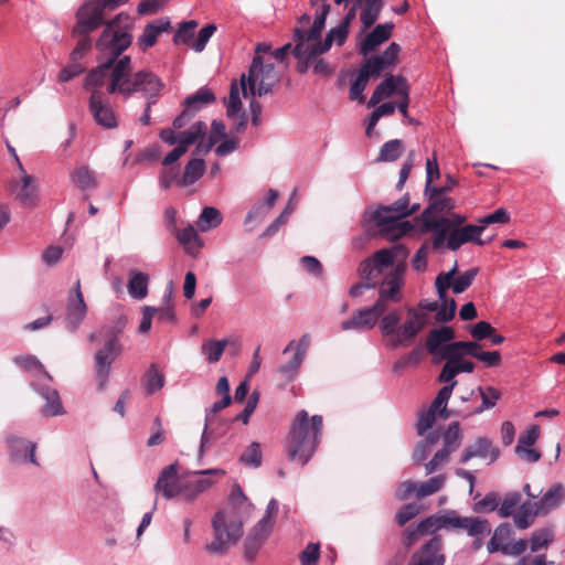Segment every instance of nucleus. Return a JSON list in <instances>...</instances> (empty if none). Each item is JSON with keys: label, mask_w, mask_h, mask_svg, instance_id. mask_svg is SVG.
I'll return each instance as SVG.
<instances>
[{"label": "nucleus", "mask_w": 565, "mask_h": 565, "mask_svg": "<svg viewBox=\"0 0 565 565\" xmlns=\"http://www.w3.org/2000/svg\"><path fill=\"white\" fill-rule=\"evenodd\" d=\"M132 22L128 13L121 12L106 23L96 49L107 55V60L92 70L85 79V88L90 90L89 109L96 122L105 128H114L117 120L113 108L103 100L100 88L106 86L108 94L129 97L136 92L157 96L162 87L160 79L149 71L132 74L131 58L121 53L132 42Z\"/></svg>", "instance_id": "1"}, {"label": "nucleus", "mask_w": 565, "mask_h": 565, "mask_svg": "<svg viewBox=\"0 0 565 565\" xmlns=\"http://www.w3.org/2000/svg\"><path fill=\"white\" fill-rule=\"evenodd\" d=\"M253 504L239 487L232 490L230 504L216 512L212 519L213 540L206 545L212 554H223L243 535L244 514L248 516Z\"/></svg>", "instance_id": "2"}, {"label": "nucleus", "mask_w": 565, "mask_h": 565, "mask_svg": "<svg viewBox=\"0 0 565 565\" xmlns=\"http://www.w3.org/2000/svg\"><path fill=\"white\" fill-rule=\"evenodd\" d=\"M322 429L321 415L310 417L306 409L299 411L284 444L287 458L303 467L315 455L322 438Z\"/></svg>", "instance_id": "3"}, {"label": "nucleus", "mask_w": 565, "mask_h": 565, "mask_svg": "<svg viewBox=\"0 0 565 565\" xmlns=\"http://www.w3.org/2000/svg\"><path fill=\"white\" fill-rule=\"evenodd\" d=\"M126 324L127 318L120 317L114 327H107L99 331V334L106 338L103 348L95 354V372L99 391L106 387L111 364L121 353L118 335L122 332Z\"/></svg>", "instance_id": "4"}, {"label": "nucleus", "mask_w": 565, "mask_h": 565, "mask_svg": "<svg viewBox=\"0 0 565 565\" xmlns=\"http://www.w3.org/2000/svg\"><path fill=\"white\" fill-rule=\"evenodd\" d=\"M128 0H102L99 2H84L76 12V24L73 34L79 35L90 33L105 24L104 13L114 11Z\"/></svg>", "instance_id": "5"}, {"label": "nucleus", "mask_w": 565, "mask_h": 565, "mask_svg": "<svg viewBox=\"0 0 565 565\" xmlns=\"http://www.w3.org/2000/svg\"><path fill=\"white\" fill-rule=\"evenodd\" d=\"M278 82L273 63L264 64L260 55H255L247 77V85L253 96H263L271 92Z\"/></svg>", "instance_id": "6"}, {"label": "nucleus", "mask_w": 565, "mask_h": 565, "mask_svg": "<svg viewBox=\"0 0 565 565\" xmlns=\"http://www.w3.org/2000/svg\"><path fill=\"white\" fill-rule=\"evenodd\" d=\"M404 273L405 267L401 264L396 265L385 274V277L379 287V298L374 302L376 311H381L384 315L388 302L396 303L401 301L402 287L404 285Z\"/></svg>", "instance_id": "7"}, {"label": "nucleus", "mask_w": 565, "mask_h": 565, "mask_svg": "<svg viewBox=\"0 0 565 565\" xmlns=\"http://www.w3.org/2000/svg\"><path fill=\"white\" fill-rule=\"evenodd\" d=\"M224 475L225 471L222 469H206L183 477V483L181 486L182 499L186 502L194 501L201 493L205 492L214 484L215 481L211 479V476L221 478Z\"/></svg>", "instance_id": "8"}, {"label": "nucleus", "mask_w": 565, "mask_h": 565, "mask_svg": "<svg viewBox=\"0 0 565 565\" xmlns=\"http://www.w3.org/2000/svg\"><path fill=\"white\" fill-rule=\"evenodd\" d=\"M427 321L428 317L425 312L413 308L408 309L407 318L398 328L395 337L392 338L391 345L393 348L411 345L417 334L425 328Z\"/></svg>", "instance_id": "9"}, {"label": "nucleus", "mask_w": 565, "mask_h": 565, "mask_svg": "<svg viewBox=\"0 0 565 565\" xmlns=\"http://www.w3.org/2000/svg\"><path fill=\"white\" fill-rule=\"evenodd\" d=\"M294 41L296 42L291 53L297 57V71L305 74L315 62V58L323 54L317 50L316 40H307V32L301 28H295Z\"/></svg>", "instance_id": "10"}, {"label": "nucleus", "mask_w": 565, "mask_h": 565, "mask_svg": "<svg viewBox=\"0 0 565 565\" xmlns=\"http://www.w3.org/2000/svg\"><path fill=\"white\" fill-rule=\"evenodd\" d=\"M182 483L183 477L178 475L177 463H171L161 470L154 484V491L167 500L175 497L182 498Z\"/></svg>", "instance_id": "11"}, {"label": "nucleus", "mask_w": 565, "mask_h": 565, "mask_svg": "<svg viewBox=\"0 0 565 565\" xmlns=\"http://www.w3.org/2000/svg\"><path fill=\"white\" fill-rule=\"evenodd\" d=\"M87 313V305L81 289V280L77 279L70 291L66 305V323L74 331L78 328Z\"/></svg>", "instance_id": "12"}, {"label": "nucleus", "mask_w": 565, "mask_h": 565, "mask_svg": "<svg viewBox=\"0 0 565 565\" xmlns=\"http://www.w3.org/2000/svg\"><path fill=\"white\" fill-rule=\"evenodd\" d=\"M441 550L443 539L435 535L412 555L408 565H444L445 555Z\"/></svg>", "instance_id": "13"}, {"label": "nucleus", "mask_w": 565, "mask_h": 565, "mask_svg": "<svg viewBox=\"0 0 565 565\" xmlns=\"http://www.w3.org/2000/svg\"><path fill=\"white\" fill-rule=\"evenodd\" d=\"M484 231V226L466 225L463 227L454 228L448 236L447 247L451 250H457L466 243H475L477 245H486L492 241V237L482 239L480 236Z\"/></svg>", "instance_id": "14"}, {"label": "nucleus", "mask_w": 565, "mask_h": 565, "mask_svg": "<svg viewBox=\"0 0 565 565\" xmlns=\"http://www.w3.org/2000/svg\"><path fill=\"white\" fill-rule=\"evenodd\" d=\"M372 220L377 226L379 235L387 241H396L414 228L409 221H401L396 216H374L373 214Z\"/></svg>", "instance_id": "15"}, {"label": "nucleus", "mask_w": 565, "mask_h": 565, "mask_svg": "<svg viewBox=\"0 0 565 565\" xmlns=\"http://www.w3.org/2000/svg\"><path fill=\"white\" fill-rule=\"evenodd\" d=\"M383 313L375 310V306L356 310L350 319L342 321L341 329L343 331H367L375 327Z\"/></svg>", "instance_id": "16"}, {"label": "nucleus", "mask_w": 565, "mask_h": 565, "mask_svg": "<svg viewBox=\"0 0 565 565\" xmlns=\"http://www.w3.org/2000/svg\"><path fill=\"white\" fill-rule=\"evenodd\" d=\"M19 170L21 171V181L13 188L15 199L25 207L34 206L38 201V186L35 179L28 174L19 162Z\"/></svg>", "instance_id": "17"}, {"label": "nucleus", "mask_w": 565, "mask_h": 565, "mask_svg": "<svg viewBox=\"0 0 565 565\" xmlns=\"http://www.w3.org/2000/svg\"><path fill=\"white\" fill-rule=\"evenodd\" d=\"M404 86H409L407 79L401 75H387L374 89L367 107L376 106L384 98L391 97L393 94L398 95V89Z\"/></svg>", "instance_id": "18"}, {"label": "nucleus", "mask_w": 565, "mask_h": 565, "mask_svg": "<svg viewBox=\"0 0 565 565\" xmlns=\"http://www.w3.org/2000/svg\"><path fill=\"white\" fill-rule=\"evenodd\" d=\"M10 456L17 462H31L38 465L35 457L36 444L21 437L10 436L7 439Z\"/></svg>", "instance_id": "19"}, {"label": "nucleus", "mask_w": 565, "mask_h": 565, "mask_svg": "<svg viewBox=\"0 0 565 565\" xmlns=\"http://www.w3.org/2000/svg\"><path fill=\"white\" fill-rule=\"evenodd\" d=\"M425 193L429 196V204L422 213L420 218H438L437 213H449L455 209L454 199L447 196L443 190L434 188Z\"/></svg>", "instance_id": "20"}, {"label": "nucleus", "mask_w": 565, "mask_h": 565, "mask_svg": "<svg viewBox=\"0 0 565 565\" xmlns=\"http://www.w3.org/2000/svg\"><path fill=\"white\" fill-rule=\"evenodd\" d=\"M424 231L431 232V243L434 249L441 248L447 244L449 233L452 231V223L448 217L422 218Z\"/></svg>", "instance_id": "21"}, {"label": "nucleus", "mask_w": 565, "mask_h": 565, "mask_svg": "<svg viewBox=\"0 0 565 565\" xmlns=\"http://www.w3.org/2000/svg\"><path fill=\"white\" fill-rule=\"evenodd\" d=\"M500 455V450L498 447L493 446L492 441L486 437H479L475 444L469 445L463 450L460 462L466 463L470 459L475 457L479 458H490L491 461L498 459Z\"/></svg>", "instance_id": "22"}, {"label": "nucleus", "mask_w": 565, "mask_h": 565, "mask_svg": "<svg viewBox=\"0 0 565 565\" xmlns=\"http://www.w3.org/2000/svg\"><path fill=\"white\" fill-rule=\"evenodd\" d=\"M394 24L386 22L376 25L362 41L359 52L366 56L377 46L390 40L393 34Z\"/></svg>", "instance_id": "23"}, {"label": "nucleus", "mask_w": 565, "mask_h": 565, "mask_svg": "<svg viewBox=\"0 0 565 565\" xmlns=\"http://www.w3.org/2000/svg\"><path fill=\"white\" fill-rule=\"evenodd\" d=\"M455 330L451 327H440L433 329L426 339V349L431 355H440L443 358V350L446 344H449L455 339Z\"/></svg>", "instance_id": "24"}, {"label": "nucleus", "mask_w": 565, "mask_h": 565, "mask_svg": "<svg viewBox=\"0 0 565 565\" xmlns=\"http://www.w3.org/2000/svg\"><path fill=\"white\" fill-rule=\"evenodd\" d=\"M419 209V204L409 207V195L405 194L391 205L380 206L374 211V216H396L398 220L414 214Z\"/></svg>", "instance_id": "25"}, {"label": "nucleus", "mask_w": 565, "mask_h": 565, "mask_svg": "<svg viewBox=\"0 0 565 565\" xmlns=\"http://www.w3.org/2000/svg\"><path fill=\"white\" fill-rule=\"evenodd\" d=\"M310 6L316 8L315 21L309 31H307V40H319L324 29L326 19L330 12L331 6L329 0H310Z\"/></svg>", "instance_id": "26"}, {"label": "nucleus", "mask_w": 565, "mask_h": 565, "mask_svg": "<svg viewBox=\"0 0 565 565\" xmlns=\"http://www.w3.org/2000/svg\"><path fill=\"white\" fill-rule=\"evenodd\" d=\"M564 495V487L561 483H554L543 497L534 502L541 515H546L558 507Z\"/></svg>", "instance_id": "27"}, {"label": "nucleus", "mask_w": 565, "mask_h": 565, "mask_svg": "<svg viewBox=\"0 0 565 565\" xmlns=\"http://www.w3.org/2000/svg\"><path fill=\"white\" fill-rule=\"evenodd\" d=\"M481 345L478 341H456L446 344L443 350V358H463L465 354L477 359Z\"/></svg>", "instance_id": "28"}, {"label": "nucleus", "mask_w": 565, "mask_h": 565, "mask_svg": "<svg viewBox=\"0 0 565 565\" xmlns=\"http://www.w3.org/2000/svg\"><path fill=\"white\" fill-rule=\"evenodd\" d=\"M170 28V22L158 20L146 25L142 35L138 40V44L142 51L152 47L159 34L167 31Z\"/></svg>", "instance_id": "29"}, {"label": "nucleus", "mask_w": 565, "mask_h": 565, "mask_svg": "<svg viewBox=\"0 0 565 565\" xmlns=\"http://www.w3.org/2000/svg\"><path fill=\"white\" fill-rule=\"evenodd\" d=\"M349 35V26L344 25L343 23H339L335 28H332L329 30V32L326 35V39L323 42H316L317 50L319 52H328L333 43L337 45H342Z\"/></svg>", "instance_id": "30"}, {"label": "nucleus", "mask_w": 565, "mask_h": 565, "mask_svg": "<svg viewBox=\"0 0 565 565\" xmlns=\"http://www.w3.org/2000/svg\"><path fill=\"white\" fill-rule=\"evenodd\" d=\"M456 385L457 381H452L450 385L443 386L438 391L437 396L433 401L428 411L435 415L438 414L443 418H448L450 416V413L447 409V404Z\"/></svg>", "instance_id": "31"}, {"label": "nucleus", "mask_w": 565, "mask_h": 565, "mask_svg": "<svg viewBox=\"0 0 565 565\" xmlns=\"http://www.w3.org/2000/svg\"><path fill=\"white\" fill-rule=\"evenodd\" d=\"M177 237L188 254L191 256L198 255L202 244L196 230L192 225L179 231Z\"/></svg>", "instance_id": "32"}, {"label": "nucleus", "mask_w": 565, "mask_h": 565, "mask_svg": "<svg viewBox=\"0 0 565 565\" xmlns=\"http://www.w3.org/2000/svg\"><path fill=\"white\" fill-rule=\"evenodd\" d=\"M216 100V97L214 93L206 87L200 88L194 94L188 96L184 102L183 106L188 109H190L192 113L198 111L201 107L205 105H210Z\"/></svg>", "instance_id": "33"}, {"label": "nucleus", "mask_w": 565, "mask_h": 565, "mask_svg": "<svg viewBox=\"0 0 565 565\" xmlns=\"http://www.w3.org/2000/svg\"><path fill=\"white\" fill-rule=\"evenodd\" d=\"M537 515H541V513L539 512V509L536 508L535 503L526 501L520 507L519 511L514 514V524L518 529L525 530L533 524L534 518Z\"/></svg>", "instance_id": "34"}, {"label": "nucleus", "mask_w": 565, "mask_h": 565, "mask_svg": "<svg viewBox=\"0 0 565 565\" xmlns=\"http://www.w3.org/2000/svg\"><path fill=\"white\" fill-rule=\"evenodd\" d=\"M166 383L164 374L158 369L156 363L150 364L148 371L142 377V384L146 393L152 395L160 391Z\"/></svg>", "instance_id": "35"}, {"label": "nucleus", "mask_w": 565, "mask_h": 565, "mask_svg": "<svg viewBox=\"0 0 565 565\" xmlns=\"http://www.w3.org/2000/svg\"><path fill=\"white\" fill-rule=\"evenodd\" d=\"M205 171V161L203 159L190 160L185 168L182 178L179 180L181 186H188L195 183Z\"/></svg>", "instance_id": "36"}, {"label": "nucleus", "mask_w": 565, "mask_h": 565, "mask_svg": "<svg viewBox=\"0 0 565 565\" xmlns=\"http://www.w3.org/2000/svg\"><path fill=\"white\" fill-rule=\"evenodd\" d=\"M149 276L141 271H131L128 291L136 299H143L148 295Z\"/></svg>", "instance_id": "37"}, {"label": "nucleus", "mask_w": 565, "mask_h": 565, "mask_svg": "<svg viewBox=\"0 0 565 565\" xmlns=\"http://www.w3.org/2000/svg\"><path fill=\"white\" fill-rule=\"evenodd\" d=\"M73 183L82 191L93 190L97 186L94 171L87 167H78L71 173Z\"/></svg>", "instance_id": "38"}, {"label": "nucleus", "mask_w": 565, "mask_h": 565, "mask_svg": "<svg viewBox=\"0 0 565 565\" xmlns=\"http://www.w3.org/2000/svg\"><path fill=\"white\" fill-rule=\"evenodd\" d=\"M206 130V125L203 121H196L188 130L179 132V145L188 151L189 146L204 138Z\"/></svg>", "instance_id": "39"}, {"label": "nucleus", "mask_w": 565, "mask_h": 565, "mask_svg": "<svg viewBox=\"0 0 565 565\" xmlns=\"http://www.w3.org/2000/svg\"><path fill=\"white\" fill-rule=\"evenodd\" d=\"M447 476L445 473L434 476L426 481L418 482L417 498L423 499L439 492L446 484Z\"/></svg>", "instance_id": "40"}, {"label": "nucleus", "mask_w": 565, "mask_h": 565, "mask_svg": "<svg viewBox=\"0 0 565 565\" xmlns=\"http://www.w3.org/2000/svg\"><path fill=\"white\" fill-rule=\"evenodd\" d=\"M42 396L46 401L45 405L42 407L44 416H57L63 414V406L57 391L46 388L42 392Z\"/></svg>", "instance_id": "41"}, {"label": "nucleus", "mask_w": 565, "mask_h": 565, "mask_svg": "<svg viewBox=\"0 0 565 565\" xmlns=\"http://www.w3.org/2000/svg\"><path fill=\"white\" fill-rule=\"evenodd\" d=\"M443 447L450 450L451 452L456 451L460 447L462 441V434L458 422H452L449 424L448 428L443 435Z\"/></svg>", "instance_id": "42"}, {"label": "nucleus", "mask_w": 565, "mask_h": 565, "mask_svg": "<svg viewBox=\"0 0 565 565\" xmlns=\"http://www.w3.org/2000/svg\"><path fill=\"white\" fill-rule=\"evenodd\" d=\"M403 151H404V146H403L402 140H399V139L390 140L381 147L377 161H384V162L395 161L402 156Z\"/></svg>", "instance_id": "43"}, {"label": "nucleus", "mask_w": 565, "mask_h": 565, "mask_svg": "<svg viewBox=\"0 0 565 565\" xmlns=\"http://www.w3.org/2000/svg\"><path fill=\"white\" fill-rule=\"evenodd\" d=\"M461 530L467 531L470 536H484L490 534L491 526L487 520L466 516Z\"/></svg>", "instance_id": "44"}, {"label": "nucleus", "mask_w": 565, "mask_h": 565, "mask_svg": "<svg viewBox=\"0 0 565 565\" xmlns=\"http://www.w3.org/2000/svg\"><path fill=\"white\" fill-rule=\"evenodd\" d=\"M478 391L480 393L482 404L473 412L475 414H481L486 409L493 408L497 405V402L501 398V391L493 386H480L478 387Z\"/></svg>", "instance_id": "45"}, {"label": "nucleus", "mask_w": 565, "mask_h": 565, "mask_svg": "<svg viewBox=\"0 0 565 565\" xmlns=\"http://www.w3.org/2000/svg\"><path fill=\"white\" fill-rule=\"evenodd\" d=\"M226 344V340H209L202 344L201 351L210 363H215L221 360Z\"/></svg>", "instance_id": "46"}, {"label": "nucleus", "mask_w": 565, "mask_h": 565, "mask_svg": "<svg viewBox=\"0 0 565 565\" xmlns=\"http://www.w3.org/2000/svg\"><path fill=\"white\" fill-rule=\"evenodd\" d=\"M221 222H222L221 212L215 207L206 206L203 209V211L199 217L198 225L201 231L205 232V231L216 227L217 225L221 224Z\"/></svg>", "instance_id": "47"}, {"label": "nucleus", "mask_w": 565, "mask_h": 565, "mask_svg": "<svg viewBox=\"0 0 565 565\" xmlns=\"http://www.w3.org/2000/svg\"><path fill=\"white\" fill-rule=\"evenodd\" d=\"M303 358H305V348L302 350L300 349H297L292 359L281 365L279 369H278V373L286 380V381H291L295 379V376L297 375L298 373V370L303 361Z\"/></svg>", "instance_id": "48"}, {"label": "nucleus", "mask_w": 565, "mask_h": 565, "mask_svg": "<svg viewBox=\"0 0 565 565\" xmlns=\"http://www.w3.org/2000/svg\"><path fill=\"white\" fill-rule=\"evenodd\" d=\"M172 290V282H170L167 292L163 297L162 306L157 308L156 316L158 317V320L161 322H173L175 320Z\"/></svg>", "instance_id": "49"}, {"label": "nucleus", "mask_w": 565, "mask_h": 565, "mask_svg": "<svg viewBox=\"0 0 565 565\" xmlns=\"http://www.w3.org/2000/svg\"><path fill=\"white\" fill-rule=\"evenodd\" d=\"M198 22L194 20L181 23L174 35L173 42L175 44H186L192 47V44L194 42V30Z\"/></svg>", "instance_id": "50"}, {"label": "nucleus", "mask_w": 565, "mask_h": 565, "mask_svg": "<svg viewBox=\"0 0 565 565\" xmlns=\"http://www.w3.org/2000/svg\"><path fill=\"white\" fill-rule=\"evenodd\" d=\"M554 540L553 530L550 527H542L532 533L531 536V551L537 552L542 547H546Z\"/></svg>", "instance_id": "51"}, {"label": "nucleus", "mask_w": 565, "mask_h": 565, "mask_svg": "<svg viewBox=\"0 0 565 565\" xmlns=\"http://www.w3.org/2000/svg\"><path fill=\"white\" fill-rule=\"evenodd\" d=\"M371 259L375 265L376 274H380L381 276L385 274L386 268L392 269L395 267L393 255H391L387 248L375 252Z\"/></svg>", "instance_id": "52"}, {"label": "nucleus", "mask_w": 565, "mask_h": 565, "mask_svg": "<svg viewBox=\"0 0 565 565\" xmlns=\"http://www.w3.org/2000/svg\"><path fill=\"white\" fill-rule=\"evenodd\" d=\"M263 454L260 445L258 443H252L247 449L241 456V461L253 468H257L262 465Z\"/></svg>", "instance_id": "53"}, {"label": "nucleus", "mask_w": 565, "mask_h": 565, "mask_svg": "<svg viewBox=\"0 0 565 565\" xmlns=\"http://www.w3.org/2000/svg\"><path fill=\"white\" fill-rule=\"evenodd\" d=\"M369 79L370 77L367 76L366 72H363L360 68L355 81L350 87V99L359 100L360 103L364 102L363 92L367 85Z\"/></svg>", "instance_id": "54"}, {"label": "nucleus", "mask_w": 565, "mask_h": 565, "mask_svg": "<svg viewBox=\"0 0 565 565\" xmlns=\"http://www.w3.org/2000/svg\"><path fill=\"white\" fill-rule=\"evenodd\" d=\"M401 321V316L397 310H393L387 315L383 316L381 319L380 328L384 335L395 337L398 328V323Z\"/></svg>", "instance_id": "55"}, {"label": "nucleus", "mask_w": 565, "mask_h": 565, "mask_svg": "<svg viewBox=\"0 0 565 565\" xmlns=\"http://www.w3.org/2000/svg\"><path fill=\"white\" fill-rule=\"evenodd\" d=\"M452 452L446 448H441L440 450H438L434 457L427 462L425 463V472L426 475H431L434 473L438 468L440 467H444L445 465H447L450 460V455Z\"/></svg>", "instance_id": "56"}, {"label": "nucleus", "mask_w": 565, "mask_h": 565, "mask_svg": "<svg viewBox=\"0 0 565 565\" xmlns=\"http://www.w3.org/2000/svg\"><path fill=\"white\" fill-rule=\"evenodd\" d=\"M386 68L388 66L379 55L367 58L361 66V70L366 72L370 78H377Z\"/></svg>", "instance_id": "57"}, {"label": "nucleus", "mask_w": 565, "mask_h": 565, "mask_svg": "<svg viewBox=\"0 0 565 565\" xmlns=\"http://www.w3.org/2000/svg\"><path fill=\"white\" fill-rule=\"evenodd\" d=\"M478 268H471L465 271L462 275L458 276L452 282V291L455 294H461L466 291L473 282L476 276L478 275Z\"/></svg>", "instance_id": "58"}, {"label": "nucleus", "mask_w": 565, "mask_h": 565, "mask_svg": "<svg viewBox=\"0 0 565 565\" xmlns=\"http://www.w3.org/2000/svg\"><path fill=\"white\" fill-rule=\"evenodd\" d=\"M456 268L448 273H441L437 276L435 285L438 292V297L441 301H447V290L452 287V277Z\"/></svg>", "instance_id": "59"}, {"label": "nucleus", "mask_w": 565, "mask_h": 565, "mask_svg": "<svg viewBox=\"0 0 565 565\" xmlns=\"http://www.w3.org/2000/svg\"><path fill=\"white\" fill-rule=\"evenodd\" d=\"M226 115L230 118H234L242 108V102L239 98V90L235 83L231 85L228 98L226 100Z\"/></svg>", "instance_id": "60"}, {"label": "nucleus", "mask_w": 565, "mask_h": 565, "mask_svg": "<svg viewBox=\"0 0 565 565\" xmlns=\"http://www.w3.org/2000/svg\"><path fill=\"white\" fill-rule=\"evenodd\" d=\"M420 513V507L415 503H407L403 505L396 513V522L399 526H404L408 521Z\"/></svg>", "instance_id": "61"}, {"label": "nucleus", "mask_w": 565, "mask_h": 565, "mask_svg": "<svg viewBox=\"0 0 565 565\" xmlns=\"http://www.w3.org/2000/svg\"><path fill=\"white\" fill-rule=\"evenodd\" d=\"M520 501L521 495L518 492L509 493L498 509L499 515L501 518H508L512 515Z\"/></svg>", "instance_id": "62"}, {"label": "nucleus", "mask_w": 565, "mask_h": 565, "mask_svg": "<svg viewBox=\"0 0 565 565\" xmlns=\"http://www.w3.org/2000/svg\"><path fill=\"white\" fill-rule=\"evenodd\" d=\"M319 557H320L319 543H309L299 555L301 565H317Z\"/></svg>", "instance_id": "63"}, {"label": "nucleus", "mask_w": 565, "mask_h": 565, "mask_svg": "<svg viewBox=\"0 0 565 565\" xmlns=\"http://www.w3.org/2000/svg\"><path fill=\"white\" fill-rule=\"evenodd\" d=\"M416 527L417 533H419L422 536L434 534L436 531L441 529L440 518L439 515H430L422 520Z\"/></svg>", "instance_id": "64"}]
</instances>
